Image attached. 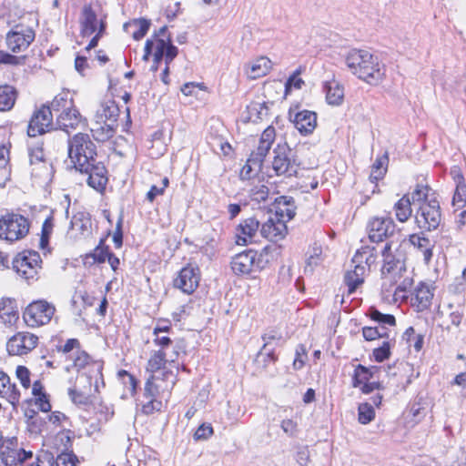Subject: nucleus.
I'll list each match as a JSON object with an SVG mask.
<instances>
[{"instance_id":"1","label":"nucleus","mask_w":466,"mask_h":466,"mask_svg":"<svg viewBox=\"0 0 466 466\" xmlns=\"http://www.w3.org/2000/svg\"><path fill=\"white\" fill-rule=\"evenodd\" d=\"M345 63L354 76L370 85H378L385 76V66L367 50H350L345 56Z\"/></svg>"},{"instance_id":"2","label":"nucleus","mask_w":466,"mask_h":466,"mask_svg":"<svg viewBox=\"0 0 466 466\" xmlns=\"http://www.w3.org/2000/svg\"><path fill=\"white\" fill-rule=\"evenodd\" d=\"M177 377L171 370H166L159 375H151L144 388L142 411L151 414L162 408V399L168 398L176 384Z\"/></svg>"},{"instance_id":"3","label":"nucleus","mask_w":466,"mask_h":466,"mask_svg":"<svg viewBox=\"0 0 466 466\" xmlns=\"http://www.w3.org/2000/svg\"><path fill=\"white\" fill-rule=\"evenodd\" d=\"M68 157L74 168L88 167L96 158V147L88 134L77 133L67 140Z\"/></svg>"},{"instance_id":"4","label":"nucleus","mask_w":466,"mask_h":466,"mask_svg":"<svg viewBox=\"0 0 466 466\" xmlns=\"http://www.w3.org/2000/svg\"><path fill=\"white\" fill-rule=\"evenodd\" d=\"M377 258L375 247L362 246L359 248L352 258V263L355 265L353 270L345 274L344 282L348 287V295H351L364 281L366 267L374 264Z\"/></svg>"},{"instance_id":"5","label":"nucleus","mask_w":466,"mask_h":466,"mask_svg":"<svg viewBox=\"0 0 466 466\" xmlns=\"http://www.w3.org/2000/svg\"><path fill=\"white\" fill-rule=\"evenodd\" d=\"M381 255L383 257V266L381 268L382 287H386L387 284L390 286L397 285L394 294H397L399 290L404 291L406 279L402 283L398 284L403 273L406 272L404 261L395 258L391 252V243L390 242L385 243L381 250ZM407 284L409 283L407 282Z\"/></svg>"},{"instance_id":"6","label":"nucleus","mask_w":466,"mask_h":466,"mask_svg":"<svg viewBox=\"0 0 466 466\" xmlns=\"http://www.w3.org/2000/svg\"><path fill=\"white\" fill-rule=\"evenodd\" d=\"M73 360L72 367L83 374L77 379L79 381L85 380L86 383H91L94 380V391L98 392L100 384L104 386L103 380V362L93 360L92 357L84 350H76L70 356Z\"/></svg>"},{"instance_id":"7","label":"nucleus","mask_w":466,"mask_h":466,"mask_svg":"<svg viewBox=\"0 0 466 466\" xmlns=\"http://www.w3.org/2000/svg\"><path fill=\"white\" fill-rule=\"evenodd\" d=\"M30 221L27 218L8 213L0 218V239L14 243L24 238L29 232Z\"/></svg>"},{"instance_id":"8","label":"nucleus","mask_w":466,"mask_h":466,"mask_svg":"<svg viewBox=\"0 0 466 466\" xmlns=\"http://www.w3.org/2000/svg\"><path fill=\"white\" fill-rule=\"evenodd\" d=\"M273 160L271 168L276 176L292 177L298 175L299 163L298 162L293 150L285 142L278 144L273 150Z\"/></svg>"},{"instance_id":"9","label":"nucleus","mask_w":466,"mask_h":466,"mask_svg":"<svg viewBox=\"0 0 466 466\" xmlns=\"http://www.w3.org/2000/svg\"><path fill=\"white\" fill-rule=\"evenodd\" d=\"M119 115V108L112 99H106L101 102L96 111L97 122H104V126L93 130L96 139L105 141L111 138L115 133V126Z\"/></svg>"},{"instance_id":"10","label":"nucleus","mask_w":466,"mask_h":466,"mask_svg":"<svg viewBox=\"0 0 466 466\" xmlns=\"http://www.w3.org/2000/svg\"><path fill=\"white\" fill-rule=\"evenodd\" d=\"M13 268L28 283L38 279L42 268V259L38 252L24 250L18 253L13 260Z\"/></svg>"},{"instance_id":"11","label":"nucleus","mask_w":466,"mask_h":466,"mask_svg":"<svg viewBox=\"0 0 466 466\" xmlns=\"http://www.w3.org/2000/svg\"><path fill=\"white\" fill-rule=\"evenodd\" d=\"M56 312L54 304L38 299L31 302L23 313L25 324L30 328H38L48 324Z\"/></svg>"},{"instance_id":"12","label":"nucleus","mask_w":466,"mask_h":466,"mask_svg":"<svg viewBox=\"0 0 466 466\" xmlns=\"http://www.w3.org/2000/svg\"><path fill=\"white\" fill-rule=\"evenodd\" d=\"M266 249L259 254L253 249H248L234 256L230 262L233 272L237 275H248L252 271L261 270L268 262L264 259Z\"/></svg>"},{"instance_id":"13","label":"nucleus","mask_w":466,"mask_h":466,"mask_svg":"<svg viewBox=\"0 0 466 466\" xmlns=\"http://www.w3.org/2000/svg\"><path fill=\"white\" fill-rule=\"evenodd\" d=\"M418 227L426 231L436 229L441 220V212L439 201L432 198L420 205L415 215Z\"/></svg>"},{"instance_id":"14","label":"nucleus","mask_w":466,"mask_h":466,"mask_svg":"<svg viewBox=\"0 0 466 466\" xmlns=\"http://www.w3.org/2000/svg\"><path fill=\"white\" fill-rule=\"evenodd\" d=\"M35 37L32 28L17 25L6 34V46L13 53H20L28 48Z\"/></svg>"},{"instance_id":"15","label":"nucleus","mask_w":466,"mask_h":466,"mask_svg":"<svg viewBox=\"0 0 466 466\" xmlns=\"http://www.w3.org/2000/svg\"><path fill=\"white\" fill-rule=\"evenodd\" d=\"M394 230L395 223L390 217H374L367 224L368 238L372 243L383 242Z\"/></svg>"},{"instance_id":"16","label":"nucleus","mask_w":466,"mask_h":466,"mask_svg":"<svg viewBox=\"0 0 466 466\" xmlns=\"http://www.w3.org/2000/svg\"><path fill=\"white\" fill-rule=\"evenodd\" d=\"M38 343V337L30 332H17L6 343L9 355L22 356L32 351Z\"/></svg>"},{"instance_id":"17","label":"nucleus","mask_w":466,"mask_h":466,"mask_svg":"<svg viewBox=\"0 0 466 466\" xmlns=\"http://www.w3.org/2000/svg\"><path fill=\"white\" fill-rule=\"evenodd\" d=\"M200 271L198 267L187 265L182 268L173 280V286L185 294H192L199 285Z\"/></svg>"},{"instance_id":"18","label":"nucleus","mask_w":466,"mask_h":466,"mask_svg":"<svg viewBox=\"0 0 466 466\" xmlns=\"http://www.w3.org/2000/svg\"><path fill=\"white\" fill-rule=\"evenodd\" d=\"M77 170L87 175L86 182L89 187L98 192L105 190L108 178L106 168L101 161L96 158L88 163V167H80Z\"/></svg>"},{"instance_id":"19","label":"nucleus","mask_w":466,"mask_h":466,"mask_svg":"<svg viewBox=\"0 0 466 466\" xmlns=\"http://www.w3.org/2000/svg\"><path fill=\"white\" fill-rule=\"evenodd\" d=\"M53 125V115L49 106H43L32 116L27 128L29 137H36L49 131Z\"/></svg>"},{"instance_id":"20","label":"nucleus","mask_w":466,"mask_h":466,"mask_svg":"<svg viewBox=\"0 0 466 466\" xmlns=\"http://www.w3.org/2000/svg\"><path fill=\"white\" fill-rule=\"evenodd\" d=\"M275 138L276 130L272 126H268L262 132L258 147L250 154L251 161H254L255 165H263L265 157L268 156Z\"/></svg>"},{"instance_id":"21","label":"nucleus","mask_w":466,"mask_h":466,"mask_svg":"<svg viewBox=\"0 0 466 466\" xmlns=\"http://www.w3.org/2000/svg\"><path fill=\"white\" fill-rule=\"evenodd\" d=\"M259 221L253 217L243 219L235 230L237 245L246 246L251 243L259 228Z\"/></svg>"},{"instance_id":"22","label":"nucleus","mask_w":466,"mask_h":466,"mask_svg":"<svg viewBox=\"0 0 466 466\" xmlns=\"http://www.w3.org/2000/svg\"><path fill=\"white\" fill-rule=\"evenodd\" d=\"M290 120L293 122L297 130L302 136H308L313 133L317 127V114L309 110H301L292 116L289 113Z\"/></svg>"},{"instance_id":"23","label":"nucleus","mask_w":466,"mask_h":466,"mask_svg":"<svg viewBox=\"0 0 466 466\" xmlns=\"http://www.w3.org/2000/svg\"><path fill=\"white\" fill-rule=\"evenodd\" d=\"M83 121L85 119L76 106L67 111L61 112L56 116V128L66 132L67 135L76 130Z\"/></svg>"},{"instance_id":"24","label":"nucleus","mask_w":466,"mask_h":466,"mask_svg":"<svg viewBox=\"0 0 466 466\" xmlns=\"http://www.w3.org/2000/svg\"><path fill=\"white\" fill-rule=\"evenodd\" d=\"M260 233L265 238H268L273 242H277L286 237L288 233V228L283 219H278L275 217H270L266 222L262 224Z\"/></svg>"},{"instance_id":"25","label":"nucleus","mask_w":466,"mask_h":466,"mask_svg":"<svg viewBox=\"0 0 466 466\" xmlns=\"http://www.w3.org/2000/svg\"><path fill=\"white\" fill-rule=\"evenodd\" d=\"M433 299V289L430 285L420 282L414 289L411 298L412 306L416 308L418 312L424 311L431 305Z\"/></svg>"},{"instance_id":"26","label":"nucleus","mask_w":466,"mask_h":466,"mask_svg":"<svg viewBox=\"0 0 466 466\" xmlns=\"http://www.w3.org/2000/svg\"><path fill=\"white\" fill-rule=\"evenodd\" d=\"M275 218L283 219L286 223L291 220L296 215L295 201L292 197L280 196L275 198Z\"/></svg>"},{"instance_id":"27","label":"nucleus","mask_w":466,"mask_h":466,"mask_svg":"<svg viewBox=\"0 0 466 466\" xmlns=\"http://www.w3.org/2000/svg\"><path fill=\"white\" fill-rule=\"evenodd\" d=\"M19 318L17 303L15 299H0V324L13 325Z\"/></svg>"},{"instance_id":"28","label":"nucleus","mask_w":466,"mask_h":466,"mask_svg":"<svg viewBox=\"0 0 466 466\" xmlns=\"http://www.w3.org/2000/svg\"><path fill=\"white\" fill-rule=\"evenodd\" d=\"M88 386L84 385L82 388H77L76 386L74 388H70L68 390V395L71 400L77 406L87 409V407L91 404L90 397L94 391V380H91V383H87Z\"/></svg>"},{"instance_id":"29","label":"nucleus","mask_w":466,"mask_h":466,"mask_svg":"<svg viewBox=\"0 0 466 466\" xmlns=\"http://www.w3.org/2000/svg\"><path fill=\"white\" fill-rule=\"evenodd\" d=\"M0 397L5 399L14 407L18 404L20 399V392L15 384H12L10 378L3 371H0Z\"/></svg>"},{"instance_id":"30","label":"nucleus","mask_w":466,"mask_h":466,"mask_svg":"<svg viewBox=\"0 0 466 466\" xmlns=\"http://www.w3.org/2000/svg\"><path fill=\"white\" fill-rule=\"evenodd\" d=\"M410 244L420 251L423 255V259L426 264H429L432 258L434 242L426 238L423 233L411 234L409 238Z\"/></svg>"},{"instance_id":"31","label":"nucleus","mask_w":466,"mask_h":466,"mask_svg":"<svg viewBox=\"0 0 466 466\" xmlns=\"http://www.w3.org/2000/svg\"><path fill=\"white\" fill-rule=\"evenodd\" d=\"M272 68L271 61L266 56H260L246 66V74L250 79L265 76Z\"/></svg>"},{"instance_id":"32","label":"nucleus","mask_w":466,"mask_h":466,"mask_svg":"<svg viewBox=\"0 0 466 466\" xmlns=\"http://www.w3.org/2000/svg\"><path fill=\"white\" fill-rule=\"evenodd\" d=\"M323 90L326 93V100L328 104L332 106H339L344 99V88L335 79L326 81L323 84Z\"/></svg>"},{"instance_id":"33","label":"nucleus","mask_w":466,"mask_h":466,"mask_svg":"<svg viewBox=\"0 0 466 466\" xmlns=\"http://www.w3.org/2000/svg\"><path fill=\"white\" fill-rule=\"evenodd\" d=\"M75 107L73 96L69 91H62L55 96L49 106L51 113L56 115Z\"/></svg>"},{"instance_id":"34","label":"nucleus","mask_w":466,"mask_h":466,"mask_svg":"<svg viewBox=\"0 0 466 466\" xmlns=\"http://www.w3.org/2000/svg\"><path fill=\"white\" fill-rule=\"evenodd\" d=\"M80 23L84 35H91L96 31L97 17L91 5H85L83 7Z\"/></svg>"},{"instance_id":"35","label":"nucleus","mask_w":466,"mask_h":466,"mask_svg":"<svg viewBox=\"0 0 466 466\" xmlns=\"http://www.w3.org/2000/svg\"><path fill=\"white\" fill-rule=\"evenodd\" d=\"M395 217L398 221L404 223L410 219L412 215L410 194H405L400 198L393 207Z\"/></svg>"},{"instance_id":"36","label":"nucleus","mask_w":466,"mask_h":466,"mask_svg":"<svg viewBox=\"0 0 466 466\" xmlns=\"http://www.w3.org/2000/svg\"><path fill=\"white\" fill-rule=\"evenodd\" d=\"M17 98L16 89L10 85L0 86V111H9Z\"/></svg>"},{"instance_id":"37","label":"nucleus","mask_w":466,"mask_h":466,"mask_svg":"<svg viewBox=\"0 0 466 466\" xmlns=\"http://www.w3.org/2000/svg\"><path fill=\"white\" fill-rule=\"evenodd\" d=\"M71 228L79 231L82 235L87 234L91 228V217L86 212H77L70 222Z\"/></svg>"},{"instance_id":"38","label":"nucleus","mask_w":466,"mask_h":466,"mask_svg":"<svg viewBox=\"0 0 466 466\" xmlns=\"http://www.w3.org/2000/svg\"><path fill=\"white\" fill-rule=\"evenodd\" d=\"M32 394L36 398L35 404L43 412H48L51 410V404L47 395L44 391V386L40 380H35L32 385Z\"/></svg>"},{"instance_id":"39","label":"nucleus","mask_w":466,"mask_h":466,"mask_svg":"<svg viewBox=\"0 0 466 466\" xmlns=\"http://www.w3.org/2000/svg\"><path fill=\"white\" fill-rule=\"evenodd\" d=\"M389 164V157L388 154L385 153L380 157H378L374 163L371 166V172L370 175V179L371 182H376L381 179L387 171V167Z\"/></svg>"},{"instance_id":"40","label":"nucleus","mask_w":466,"mask_h":466,"mask_svg":"<svg viewBox=\"0 0 466 466\" xmlns=\"http://www.w3.org/2000/svg\"><path fill=\"white\" fill-rule=\"evenodd\" d=\"M159 352H162L168 363L176 362L181 354H186V346L182 340L169 345L167 349H157Z\"/></svg>"},{"instance_id":"41","label":"nucleus","mask_w":466,"mask_h":466,"mask_svg":"<svg viewBox=\"0 0 466 466\" xmlns=\"http://www.w3.org/2000/svg\"><path fill=\"white\" fill-rule=\"evenodd\" d=\"M167 363H168V361L162 352H159L158 350H155L151 352L150 358L147 360V370L151 372L152 375H156V372L165 370Z\"/></svg>"},{"instance_id":"42","label":"nucleus","mask_w":466,"mask_h":466,"mask_svg":"<svg viewBox=\"0 0 466 466\" xmlns=\"http://www.w3.org/2000/svg\"><path fill=\"white\" fill-rule=\"evenodd\" d=\"M149 26V21L145 18L135 19L132 22L126 23L124 25V28L126 30H128L129 27L136 28V30L132 32V36L135 40H140L141 38H143L147 35Z\"/></svg>"},{"instance_id":"43","label":"nucleus","mask_w":466,"mask_h":466,"mask_svg":"<svg viewBox=\"0 0 466 466\" xmlns=\"http://www.w3.org/2000/svg\"><path fill=\"white\" fill-rule=\"evenodd\" d=\"M278 360V355L275 353V348H269L268 344H263L262 348L257 354L256 361L267 368L270 364H274Z\"/></svg>"},{"instance_id":"44","label":"nucleus","mask_w":466,"mask_h":466,"mask_svg":"<svg viewBox=\"0 0 466 466\" xmlns=\"http://www.w3.org/2000/svg\"><path fill=\"white\" fill-rule=\"evenodd\" d=\"M372 369L359 364L352 378V385L355 388L360 387L363 383L370 381L373 378Z\"/></svg>"},{"instance_id":"45","label":"nucleus","mask_w":466,"mask_h":466,"mask_svg":"<svg viewBox=\"0 0 466 466\" xmlns=\"http://www.w3.org/2000/svg\"><path fill=\"white\" fill-rule=\"evenodd\" d=\"M368 315L372 320L379 324L385 325L387 327H394L396 325V319L393 315L383 314L374 307H371L369 309Z\"/></svg>"},{"instance_id":"46","label":"nucleus","mask_w":466,"mask_h":466,"mask_svg":"<svg viewBox=\"0 0 466 466\" xmlns=\"http://www.w3.org/2000/svg\"><path fill=\"white\" fill-rule=\"evenodd\" d=\"M54 217L49 215L44 221L41 230V238L39 246L42 249L46 248L49 244V238L54 229Z\"/></svg>"},{"instance_id":"47","label":"nucleus","mask_w":466,"mask_h":466,"mask_svg":"<svg viewBox=\"0 0 466 466\" xmlns=\"http://www.w3.org/2000/svg\"><path fill=\"white\" fill-rule=\"evenodd\" d=\"M104 242L105 240L102 238L93 252L86 255V258H92L94 262L104 263L110 253L108 247L104 246Z\"/></svg>"},{"instance_id":"48","label":"nucleus","mask_w":466,"mask_h":466,"mask_svg":"<svg viewBox=\"0 0 466 466\" xmlns=\"http://www.w3.org/2000/svg\"><path fill=\"white\" fill-rule=\"evenodd\" d=\"M430 187L425 185H417L414 190L410 194V203H420L429 201Z\"/></svg>"},{"instance_id":"49","label":"nucleus","mask_w":466,"mask_h":466,"mask_svg":"<svg viewBox=\"0 0 466 466\" xmlns=\"http://www.w3.org/2000/svg\"><path fill=\"white\" fill-rule=\"evenodd\" d=\"M359 421L361 424H368L375 418V410L371 404L361 403L359 406Z\"/></svg>"},{"instance_id":"50","label":"nucleus","mask_w":466,"mask_h":466,"mask_svg":"<svg viewBox=\"0 0 466 466\" xmlns=\"http://www.w3.org/2000/svg\"><path fill=\"white\" fill-rule=\"evenodd\" d=\"M263 165H255L254 161H251V157L248 158L246 164L240 170V178L241 179H250L252 177L257 175L262 168Z\"/></svg>"},{"instance_id":"51","label":"nucleus","mask_w":466,"mask_h":466,"mask_svg":"<svg viewBox=\"0 0 466 466\" xmlns=\"http://www.w3.org/2000/svg\"><path fill=\"white\" fill-rule=\"evenodd\" d=\"M455 185L456 187L452 198V205L462 208L466 204V183L463 181Z\"/></svg>"},{"instance_id":"52","label":"nucleus","mask_w":466,"mask_h":466,"mask_svg":"<svg viewBox=\"0 0 466 466\" xmlns=\"http://www.w3.org/2000/svg\"><path fill=\"white\" fill-rule=\"evenodd\" d=\"M214 434L213 427L210 423L205 422L202 423L198 428L196 430L194 433V440L196 441H207L208 440L212 435Z\"/></svg>"},{"instance_id":"53","label":"nucleus","mask_w":466,"mask_h":466,"mask_svg":"<svg viewBox=\"0 0 466 466\" xmlns=\"http://www.w3.org/2000/svg\"><path fill=\"white\" fill-rule=\"evenodd\" d=\"M390 341L384 340L382 345L373 350V358L377 362H382L390 356Z\"/></svg>"},{"instance_id":"54","label":"nucleus","mask_w":466,"mask_h":466,"mask_svg":"<svg viewBox=\"0 0 466 466\" xmlns=\"http://www.w3.org/2000/svg\"><path fill=\"white\" fill-rule=\"evenodd\" d=\"M95 413L97 416V420L99 421H107L110 420L114 415L113 408L100 402L95 407Z\"/></svg>"},{"instance_id":"55","label":"nucleus","mask_w":466,"mask_h":466,"mask_svg":"<svg viewBox=\"0 0 466 466\" xmlns=\"http://www.w3.org/2000/svg\"><path fill=\"white\" fill-rule=\"evenodd\" d=\"M268 194V187L265 185L255 186L250 190L251 199L258 203L267 200Z\"/></svg>"},{"instance_id":"56","label":"nucleus","mask_w":466,"mask_h":466,"mask_svg":"<svg viewBox=\"0 0 466 466\" xmlns=\"http://www.w3.org/2000/svg\"><path fill=\"white\" fill-rule=\"evenodd\" d=\"M153 335V343L157 349H167L169 345L177 342L178 339H172L166 333H152Z\"/></svg>"},{"instance_id":"57","label":"nucleus","mask_w":466,"mask_h":466,"mask_svg":"<svg viewBox=\"0 0 466 466\" xmlns=\"http://www.w3.org/2000/svg\"><path fill=\"white\" fill-rule=\"evenodd\" d=\"M299 70H296L287 80L285 84V92L288 94L290 92L291 88L300 89L304 85V81L300 78Z\"/></svg>"},{"instance_id":"58","label":"nucleus","mask_w":466,"mask_h":466,"mask_svg":"<svg viewBox=\"0 0 466 466\" xmlns=\"http://www.w3.org/2000/svg\"><path fill=\"white\" fill-rule=\"evenodd\" d=\"M8 153L5 147H0V174L4 181L10 177V169L7 167L8 160L5 155Z\"/></svg>"},{"instance_id":"59","label":"nucleus","mask_w":466,"mask_h":466,"mask_svg":"<svg viewBox=\"0 0 466 466\" xmlns=\"http://www.w3.org/2000/svg\"><path fill=\"white\" fill-rule=\"evenodd\" d=\"M450 313H449V319L451 321V324L459 327L464 317V311L461 307L453 308L451 304H449Z\"/></svg>"},{"instance_id":"60","label":"nucleus","mask_w":466,"mask_h":466,"mask_svg":"<svg viewBox=\"0 0 466 466\" xmlns=\"http://www.w3.org/2000/svg\"><path fill=\"white\" fill-rule=\"evenodd\" d=\"M16 377L20 380V383L22 386L28 390L31 386V380H30V371L25 366H18L16 368Z\"/></svg>"},{"instance_id":"61","label":"nucleus","mask_w":466,"mask_h":466,"mask_svg":"<svg viewBox=\"0 0 466 466\" xmlns=\"http://www.w3.org/2000/svg\"><path fill=\"white\" fill-rule=\"evenodd\" d=\"M23 57L0 50V65L17 66L23 64Z\"/></svg>"},{"instance_id":"62","label":"nucleus","mask_w":466,"mask_h":466,"mask_svg":"<svg viewBox=\"0 0 466 466\" xmlns=\"http://www.w3.org/2000/svg\"><path fill=\"white\" fill-rule=\"evenodd\" d=\"M177 47L171 44L169 36L165 39V63L169 65L173 59L177 56Z\"/></svg>"},{"instance_id":"63","label":"nucleus","mask_w":466,"mask_h":466,"mask_svg":"<svg viewBox=\"0 0 466 466\" xmlns=\"http://www.w3.org/2000/svg\"><path fill=\"white\" fill-rule=\"evenodd\" d=\"M163 59H165V39L158 38L156 39L153 60H155V64H159Z\"/></svg>"},{"instance_id":"64","label":"nucleus","mask_w":466,"mask_h":466,"mask_svg":"<svg viewBox=\"0 0 466 466\" xmlns=\"http://www.w3.org/2000/svg\"><path fill=\"white\" fill-rule=\"evenodd\" d=\"M76 457L72 453L64 452L56 457V466H76Z\"/></svg>"}]
</instances>
